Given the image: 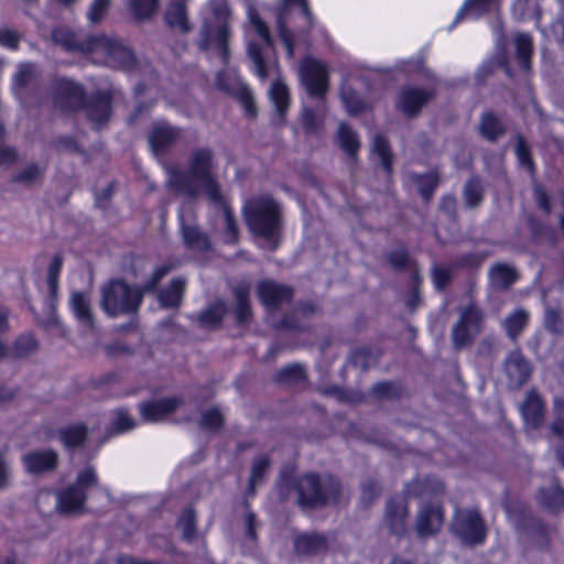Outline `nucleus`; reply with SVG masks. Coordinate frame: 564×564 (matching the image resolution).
I'll use <instances>...</instances> for the list:
<instances>
[{"instance_id":"nucleus-52","label":"nucleus","mask_w":564,"mask_h":564,"mask_svg":"<svg viewBox=\"0 0 564 564\" xmlns=\"http://www.w3.org/2000/svg\"><path fill=\"white\" fill-rule=\"evenodd\" d=\"M305 378L304 368L300 365H291L279 372V381L296 382Z\"/></svg>"},{"instance_id":"nucleus-48","label":"nucleus","mask_w":564,"mask_h":564,"mask_svg":"<svg viewBox=\"0 0 564 564\" xmlns=\"http://www.w3.org/2000/svg\"><path fill=\"white\" fill-rule=\"evenodd\" d=\"M110 2L111 0H93L87 11L89 22L93 24L101 22L107 14Z\"/></svg>"},{"instance_id":"nucleus-56","label":"nucleus","mask_w":564,"mask_h":564,"mask_svg":"<svg viewBox=\"0 0 564 564\" xmlns=\"http://www.w3.org/2000/svg\"><path fill=\"white\" fill-rule=\"evenodd\" d=\"M516 154L519 163L528 169L529 171L532 169V163L530 160V151L522 138H519L516 144Z\"/></svg>"},{"instance_id":"nucleus-16","label":"nucleus","mask_w":564,"mask_h":564,"mask_svg":"<svg viewBox=\"0 0 564 564\" xmlns=\"http://www.w3.org/2000/svg\"><path fill=\"white\" fill-rule=\"evenodd\" d=\"M181 404L175 397L164 398L140 404V414L145 422L155 423L169 417Z\"/></svg>"},{"instance_id":"nucleus-33","label":"nucleus","mask_w":564,"mask_h":564,"mask_svg":"<svg viewBox=\"0 0 564 564\" xmlns=\"http://www.w3.org/2000/svg\"><path fill=\"white\" fill-rule=\"evenodd\" d=\"M185 282L181 279L174 280L164 291L159 294L162 306L173 307L180 304Z\"/></svg>"},{"instance_id":"nucleus-55","label":"nucleus","mask_w":564,"mask_h":564,"mask_svg":"<svg viewBox=\"0 0 564 564\" xmlns=\"http://www.w3.org/2000/svg\"><path fill=\"white\" fill-rule=\"evenodd\" d=\"M36 348V341L32 335H23L15 343V354L24 356Z\"/></svg>"},{"instance_id":"nucleus-3","label":"nucleus","mask_w":564,"mask_h":564,"mask_svg":"<svg viewBox=\"0 0 564 564\" xmlns=\"http://www.w3.org/2000/svg\"><path fill=\"white\" fill-rule=\"evenodd\" d=\"M247 15L249 21L246 28L247 52L252 61L256 75L264 80L278 74L276 61L269 56L271 52L269 29L252 6H248Z\"/></svg>"},{"instance_id":"nucleus-1","label":"nucleus","mask_w":564,"mask_h":564,"mask_svg":"<svg viewBox=\"0 0 564 564\" xmlns=\"http://www.w3.org/2000/svg\"><path fill=\"white\" fill-rule=\"evenodd\" d=\"M169 186L177 194L188 198H196L204 194L207 199L221 209L226 227L225 241L232 243L237 240V228L230 208L221 194L213 152L208 149H198L188 158L186 172L171 171L167 180Z\"/></svg>"},{"instance_id":"nucleus-63","label":"nucleus","mask_w":564,"mask_h":564,"mask_svg":"<svg viewBox=\"0 0 564 564\" xmlns=\"http://www.w3.org/2000/svg\"><path fill=\"white\" fill-rule=\"evenodd\" d=\"M62 267H63L62 258L59 256H55L48 265L47 276L58 278Z\"/></svg>"},{"instance_id":"nucleus-25","label":"nucleus","mask_w":564,"mask_h":564,"mask_svg":"<svg viewBox=\"0 0 564 564\" xmlns=\"http://www.w3.org/2000/svg\"><path fill=\"white\" fill-rule=\"evenodd\" d=\"M178 135L180 131L176 128L166 123H159L150 135V144L155 152H161L172 144Z\"/></svg>"},{"instance_id":"nucleus-41","label":"nucleus","mask_w":564,"mask_h":564,"mask_svg":"<svg viewBox=\"0 0 564 564\" xmlns=\"http://www.w3.org/2000/svg\"><path fill=\"white\" fill-rule=\"evenodd\" d=\"M137 426V422L122 409H118L113 412V419L111 422V432L115 434H122L133 430Z\"/></svg>"},{"instance_id":"nucleus-6","label":"nucleus","mask_w":564,"mask_h":564,"mask_svg":"<svg viewBox=\"0 0 564 564\" xmlns=\"http://www.w3.org/2000/svg\"><path fill=\"white\" fill-rule=\"evenodd\" d=\"M339 491V482L330 476L318 478L310 474L303 476L297 484L299 503L304 508L336 503Z\"/></svg>"},{"instance_id":"nucleus-19","label":"nucleus","mask_w":564,"mask_h":564,"mask_svg":"<svg viewBox=\"0 0 564 564\" xmlns=\"http://www.w3.org/2000/svg\"><path fill=\"white\" fill-rule=\"evenodd\" d=\"M501 0H465L458 12L456 13L453 24L449 30L454 28L463 18L469 17L470 19L478 20L484 14L495 12L498 10Z\"/></svg>"},{"instance_id":"nucleus-13","label":"nucleus","mask_w":564,"mask_h":564,"mask_svg":"<svg viewBox=\"0 0 564 564\" xmlns=\"http://www.w3.org/2000/svg\"><path fill=\"white\" fill-rule=\"evenodd\" d=\"M183 239L192 250L203 251L209 248V239L195 226V217L189 207L183 205L178 214Z\"/></svg>"},{"instance_id":"nucleus-22","label":"nucleus","mask_w":564,"mask_h":564,"mask_svg":"<svg viewBox=\"0 0 564 564\" xmlns=\"http://www.w3.org/2000/svg\"><path fill=\"white\" fill-rule=\"evenodd\" d=\"M521 413L528 426L539 427L544 417V403L542 398L535 392L530 391L521 406Z\"/></svg>"},{"instance_id":"nucleus-21","label":"nucleus","mask_w":564,"mask_h":564,"mask_svg":"<svg viewBox=\"0 0 564 564\" xmlns=\"http://www.w3.org/2000/svg\"><path fill=\"white\" fill-rule=\"evenodd\" d=\"M22 460L26 471L40 474L56 467L57 455L53 451H39L24 455Z\"/></svg>"},{"instance_id":"nucleus-53","label":"nucleus","mask_w":564,"mask_h":564,"mask_svg":"<svg viewBox=\"0 0 564 564\" xmlns=\"http://www.w3.org/2000/svg\"><path fill=\"white\" fill-rule=\"evenodd\" d=\"M223 424V415L217 409H210L202 415V426L204 429L214 430Z\"/></svg>"},{"instance_id":"nucleus-23","label":"nucleus","mask_w":564,"mask_h":564,"mask_svg":"<svg viewBox=\"0 0 564 564\" xmlns=\"http://www.w3.org/2000/svg\"><path fill=\"white\" fill-rule=\"evenodd\" d=\"M431 97V91L409 88L402 91L399 98V107L406 115H415Z\"/></svg>"},{"instance_id":"nucleus-46","label":"nucleus","mask_w":564,"mask_h":564,"mask_svg":"<svg viewBox=\"0 0 564 564\" xmlns=\"http://www.w3.org/2000/svg\"><path fill=\"white\" fill-rule=\"evenodd\" d=\"M340 96L348 113L356 115L365 109V102L349 87L343 86Z\"/></svg>"},{"instance_id":"nucleus-24","label":"nucleus","mask_w":564,"mask_h":564,"mask_svg":"<svg viewBox=\"0 0 564 564\" xmlns=\"http://www.w3.org/2000/svg\"><path fill=\"white\" fill-rule=\"evenodd\" d=\"M70 307L77 321L85 327H94V318L88 296L82 292H74L70 296Z\"/></svg>"},{"instance_id":"nucleus-11","label":"nucleus","mask_w":564,"mask_h":564,"mask_svg":"<svg viewBox=\"0 0 564 564\" xmlns=\"http://www.w3.org/2000/svg\"><path fill=\"white\" fill-rule=\"evenodd\" d=\"M454 534L466 544H480L485 541L486 530L475 510L457 511L452 524Z\"/></svg>"},{"instance_id":"nucleus-62","label":"nucleus","mask_w":564,"mask_h":564,"mask_svg":"<svg viewBox=\"0 0 564 564\" xmlns=\"http://www.w3.org/2000/svg\"><path fill=\"white\" fill-rule=\"evenodd\" d=\"M17 154L13 149L0 144V165L11 164L15 161Z\"/></svg>"},{"instance_id":"nucleus-14","label":"nucleus","mask_w":564,"mask_h":564,"mask_svg":"<svg viewBox=\"0 0 564 564\" xmlns=\"http://www.w3.org/2000/svg\"><path fill=\"white\" fill-rule=\"evenodd\" d=\"M443 524V511L437 505L422 503L419 508L415 531L420 538L436 534Z\"/></svg>"},{"instance_id":"nucleus-32","label":"nucleus","mask_w":564,"mask_h":564,"mask_svg":"<svg viewBox=\"0 0 564 564\" xmlns=\"http://www.w3.org/2000/svg\"><path fill=\"white\" fill-rule=\"evenodd\" d=\"M518 61L527 72L530 69V58L532 54V37L527 33H518L514 36Z\"/></svg>"},{"instance_id":"nucleus-20","label":"nucleus","mask_w":564,"mask_h":564,"mask_svg":"<svg viewBox=\"0 0 564 564\" xmlns=\"http://www.w3.org/2000/svg\"><path fill=\"white\" fill-rule=\"evenodd\" d=\"M258 295L265 307L272 308L284 301H289L292 296V291L274 282L264 281L258 286Z\"/></svg>"},{"instance_id":"nucleus-26","label":"nucleus","mask_w":564,"mask_h":564,"mask_svg":"<svg viewBox=\"0 0 564 564\" xmlns=\"http://www.w3.org/2000/svg\"><path fill=\"white\" fill-rule=\"evenodd\" d=\"M88 118L97 126L106 122L110 116V98L107 94H100L90 100L85 108Z\"/></svg>"},{"instance_id":"nucleus-7","label":"nucleus","mask_w":564,"mask_h":564,"mask_svg":"<svg viewBox=\"0 0 564 564\" xmlns=\"http://www.w3.org/2000/svg\"><path fill=\"white\" fill-rule=\"evenodd\" d=\"M142 293L127 283L116 280L102 286L101 307L109 316L134 312L141 303Z\"/></svg>"},{"instance_id":"nucleus-28","label":"nucleus","mask_w":564,"mask_h":564,"mask_svg":"<svg viewBox=\"0 0 564 564\" xmlns=\"http://www.w3.org/2000/svg\"><path fill=\"white\" fill-rule=\"evenodd\" d=\"M517 280V272L513 267L498 263L490 270V283L495 289L503 290L509 288Z\"/></svg>"},{"instance_id":"nucleus-35","label":"nucleus","mask_w":564,"mask_h":564,"mask_svg":"<svg viewBox=\"0 0 564 564\" xmlns=\"http://www.w3.org/2000/svg\"><path fill=\"white\" fill-rule=\"evenodd\" d=\"M165 21L171 26H177L183 31L188 30L185 6L183 1L173 2L166 10Z\"/></svg>"},{"instance_id":"nucleus-36","label":"nucleus","mask_w":564,"mask_h":564,"mask_svg":"<svg viewBox=\"0 0 564 564\" xmlns=\"http://www.w3.org/2000/svg\"><path fill=\"white\" fill-rule=\"evenodd\" d=\"M539 501L549 509H557L564 506V489L557 485H552L547 489H542L538 497Z\"/></svg>"},{"instance_id":"nucleus-34","label":"nucleus","mask_w":564,"mask_h":564,"mask_svg":"<svg viewBox=\"0 0 564 564\" xmlns=\"http://www.w3.org/2000/svg\"><path fill=\"white\" fill-rule=\"evenodd\" d=\"M36 75V67L33 64H20L13 77L12 89L15 95H21Z\"/></svg>"},{"instance_id":"nucleus-64","label":"nucleus","mask_w":564,"mask_h":564,"mask_svg":"<svg viewBox=\"0 0 564 564\" xmlns=\"http://www.w3.org/2000/svg\"><path fill=\"white\" fill-rule=\"evenodd\" d=\"M534 194L540 207L543 208L546 213H549L551 210V207L549 204L547 195L544 193V191L536 186L534 188Z\"/></svg>"},{"instance_id":"nucleus-5","label":"nucleus","mask_w":564,"mask_h":564,"mask_svg":"<svg viewBox=\"0 0 564 564\" xmlns=\"http://www.w3.org/2000/svg\"><path fill=\"white\" fill-rule=\"evenodd\" d=\"M245 215L250 230L263 238L269 248H275L281 226L279 204L270 197H260L246 206Z\"/></svg>"},{"instance_id":"nucleus-42","label":"nucleus","mask_w":564,"mask_h":564,"mask_svg":"<svg viewBox=\"0 0 564 564\" xmlns=\"http://www.w3.org/2000/svg\"><path fill=\"white\" fill-rule=\"evenodd\" d=\"M226 312L225 303L217 301L202 314L200 321L205 326L214 327L220 323Z\"/></svg>"},{"instance_id":"nucleus-47","label":"nucleus","mask_w":564,"mask_h":564,"mask_svg":"<svg viewBox=\"0 0 564 564\" xmlns=\"http://www.w3.org/2000/svg\"><path fill=\"white\" fill-rule=\"evenodd\" d=\"M544 325L552 333L561 334L564 332V319L561 313L549 305L545 307Z\"/></svg>"},{"instance_id":"nucleus-10","label":"nucleus","mask_w":564,"mask_h":564,"mask_svg":"<svg viewBox=\"0 0 564 564\" xmlns=\"http://www.w3.org/2000/svg\"><path fill=\"white\" fill-rule=\"evenodd\" d=\"M293 7H296L297 17L304 21V26H310L313 21L306 0H281L276 11V28L289 57H292L294 54L293 36L288 30V20L292 14Z\"/></svg>"},{"instance_id":"nucleus-8","label":"nucleus","mask_w":564,"mask_h":564,"mask_svg":"<svg viewBox=\"0 0 564 564\" xmlns=\"http://www.w3.org/2000/svg\"><path fill=\"white\" fill-rule=\"evenodd\" d=\"M97 485L96 473L93 468L84 469L75 485L59 491L56 496V510L62 514H75L83 510L86 490Z\"/></svg>"},{"instance_id":"nucleus-4","label":"nucleus","mask_w":564,"mask_h":564,"mask_svg":"<svg viewBox=\"0 0 564 564\" xmlns=\"http://www.w3.org/2000/svg\"><path fill=\"white\" fill-rule=\"evenodd\" d=\"M229 17L225 0H210L202 29L200 47L217 54L223 63L227 62L229 54Z\"/></svg>"},{"instance_id":"nucleus-9","label":"nucleus","mask_w":564,"mask_h":564,"mask_svg":"<svg viewBox=\"0 0 564 564\" xmlns=\"http://www.w3.org/2000/svg\"><path fill=\"white\" fill-rule=\"evenodd\" d=\"M482 323L484 314L474 303L462 308L459 319L452 329L455 347L460 348L468 345L481 330Z\"/></svg>"},{"instance_id":"nucleus-37","label":"nucleus","mask_w":564,"mask_h":564,"mask_svg":"<svg viewBox=\"0 0 564 564\" xmlns=\"http://www.w3.org/2000/svg\"><path fill=\"white\" fill-rule=\"evenodd\" d=\"M337 138L341 149L348 155H355L360 145L357 134L349 127L340 123Z\"/></svg>"},{"instance_id":"nucleus-38","label":"nucleus","mask_w":564,"mask_h":564,"mask_svg":"<svg viewBox=\"0 0 564 564\" xmlns=\"http://www.w3.org/2000/svg\"><path fill=\"white\" fill-rule=\"evenodd\" d=\"M410 181L417 187L424 199H429L436 187L437 176L433 173L426 175L413 174Z\"/></svg>"},{"instance_id":"nucleus-43","label":"nucleus","mask_w":564,"mask_h":564,"mask_svg":"<svg viewBox=\"0 0 564 564\" xmlns=\"http://www.w3.org/2000/svg\"><path fill=\"white\" fill-rule=\"evenodd\" d=\"M372 149L381 160V164L387 174H391L392 156L387 140L381 135H376L372 141Z\"/></svg>"},{"instance_id":"nucleus-31","label":"nucleus","mask_w":564,"mask_h":564,"mask_svg":"<svg viewBox=\"0 0 564 564\" xmlns=\"http://www.w3.org/2000/svg\"><path fill=\"white\" fill-rule=\"evenodd\" d=\"M530 314L523 308H516L503 321V327L511 339H516L529 323Z\"/></svg>"},{"instance_id":"nucleus-59","label":"nucleus","mask_w":564,"mask_h":564,"mask_svg":"<svg viewBox=\"0 0 564 564\" xmlns=\"http://www.w3.org/2000/svg\"><path fill=\"white\" fill-rule=\"evenodd\" d=\"M19 35L9 29H0V45L10 50H17Z\"/></svg>"},{"instance_id":"nucleus-61","label":"nucleus","mask_w":564,"mask_h":564,"mask_svg":"<svg viewBox=\"0 0 564 564\" xmlns=\"http://www.w3.org/2000/svg\"><path fill=\"white\" fill-rule=\"evenodd\" d=\"M171 271V267L170 265H160L158 267L154 272H153V275H152V279L151 281L147 284L145 289L147 290H152L154 289V286L156 285V283L165 275L167 274L169 272Z\"/></svg>"},{"instance_id":"nucleus-29","label":"nucleus","mask_w":564,"mask_h":564,"mask_svg":"<svg viewBox=\"0 0 564 564\" xmlns=\"http://www.w3.org/2000/svg\"><path fill=\"white\" fill-rule=\"evenodd\" d=\"M269 96L278 115L283 118L290 105L288 86L281 79L274 80L270 87Z\"/></svg>"},{"instance_id":"nucleus-51","label":"nucleus","mask_w":564,"mask_h":564,"mask_svg":"<svg viewBox=\"0 0 564 564\" xmlns=\"http://www.w3.org/2000/svg\"><path fill=\"white\" fill-rule=\"evenodd\" d=\"M269 466V459L265 456H261L253 463L251 475H250V491H253L256 485L261 481Z\"/></svg>"},{"instance_id":"nucleus-58","label":"nucleus","mask_w":564,"mask_h":564,"mask_svg":"<svg viewBox=\"0 0 564 564\" xmlns=\"http://www.w3.org/2000/svg\"><path fill=\"white\" fill-rule=\"evenodd\" d=\"M432 276L435 288L442 290L451 279V270L445 267H435Z\"/></svg>"},{"instance_id":"nucleus-50","label":"nucleus","mask_w":564,"mask_h":564,"mask_svg":"<svg viewBox=\"0 0 564 564\" xmlns=\"http://www.w3.org/2000/svg\"><path fill=\"white\" fill-rule=\"evenodd\" d=\"M481 195H482V188H481L480 182L478 180H470L466 184L465 191H464L466 204L469 207H474V206L478 205L479 202L481 200Z\"/></svg>"},{"instance_id":"nucleus-49","label":"nucleus","mask_w":564,"mask_h":564,"mask_svg":"<svg viewBox=\"0 0 564 564\" xmlns=\"http://www.w3.org/2000/svg\"><path fill=\"white\" fill-rule=\"evenodd\" d=\"M237 308L236 316L239 323H245L249 319L250 308L248 303V292L245 289H237L236 292Z\"/></svg>"},{"instance_id":"nucleus-15","label":"nucleus","mask_w":564,"mask_h":564,"mask_svg":"<svg viewBox=\"0 0 564 564\" xmlns=\"http://www.w3.org/2000/svg\"><path fill=\"white\" fill-rule=\"evenodd\" d=\"M84 101L82 87L72 80L61 79L57 82L54 93V105L61 110H74L79 108Z\"/></svg>"},{"instance_id":"nucleus-18","label":"nucleus","mask_w":564,"mask_h":564,"mask_svg":"<svg viewBox=\"0 0 564 564\" xmlns=\"http://www.w3.org/2000/svg\"><path fill=\"white\" fill-rule=\"evenodd\" d=\"M408 517V506L404 496H397L392 498L386 511V522L390 530L395 534L405 532V521Z\"/></svg>"},{"instance_id":"nucleus-54","label":"nucleus","mask_w":564,"mask_h":564,"mask_svg":"<svg viewBox=\"0 0 564 564\" xmlns=\"http://www.w3.org/2000/svg\"><path fill=\"white\" fill-rule=\"evenodd\" d=\"M194 523H195L194 512L192 510H186L182 514V517L178 521V525L183 531L184 538L187 540H192L194 538V533H195Z\"/></svg>"},{"instance_id":"nucleus-45","label":"nucleus","mask_w":564,"mask_h":564,"mask_svg":"<svg viewBox=\"0 0 564 564\" xmlns=\"http://www.w3.org/2000/svg\"><path fill=\"white\" fill-rule=\"evenodd\" d=\"M479 129L481 134L489 140L497 139L498 135L502 132L501 122L491 113H486L482 116Z\"/></svg>"},{"instance_id":"nucleus-44","label":"nucleus","mask_w":564,"mask_h":564,"mask_svg":"<svg viewBox=\"0 0 564 564\" xmlns=\"http://www.w3.org/2000/svg\"><path fill=\"white\" fill-rule=\"evenodd\" d=\"M553 421L551 431L556 435H564V395H557L553 401Z\"/></svg>"},{"instance_id":"nucleus-12","label":"nucleus","mask_w":564,"mask_h":564,"mask_svg":"<svg viewBox=\"0 0 564 564\" xmlns=\"http://www.w3.org/2000/svg\"><path fill=\"white\" fill-rule=\"evenodd\" d=\"M302 85L312 97H322L328 88L326 65L313 58H305L300 66Z\"/></svg>"},{"instance_id":"nucleus-60","label":"nucleus","mask_w":564,"mask_h":564,"mask_svg":"<svg viewBox=\"0 0 564 564\" xmlns=\"http://www.w3.org/2000/svg\"><path fill=\"white\" fill-rule=\"evenodd\" d=\"M41 170L37 165L28 166L17 180L24 183L35 182L41 176Z\"/></svg>"},{"instance_id":"nucleus-30","label":"nucleus","mask_w":564,"mask_h":564,"mask_svg":"<svg viewBox=\"0 0 564 564\" xmlns=\"http://www.w3.org/2000/svg\"><path fill=\"white\" fill-rule=\"evenodd\" d=\"M326 547V540L319 534H303L294 542L295 552L303 555L315 554Z\"/></svg>"},{"instance_id":"nucleus-57","label":"nucleus","mask_w":564,"mask_h":564,"mask_svg":"<svg viewBox=\"0 0 564 564\" xmlns=\"http://www.w3.org/2000/svg\"><path fill=\"white\" fill-rule=\"evenodd\" d=\"M302 124L308 132H314L317 130L321 117L315 113L313 110L304 108L302 112Z\"/></svg>"},{"instance_id":"nucleus-2","label":"nucleus","mask_w":564,"mask_h":564,"mask_svg":"<svg viewBox=\"0 0 564 564\" xmlns=\"http://www.w3.org/2000/svg\"><path fill=\"white\" fill-rule=\"evenodd\" d=\"M52 37L67 51L79 50L91 54L96 63H105L112 67H128L133 62L132 52L128 47L120 41L106 35L91 36L79 44L73 32L58 28L53 31Z\"/></svg>"},{"instance_id":"nucleus-39","label":"nucleus","mask_w":564,"mask_h":564,"mask_svg":"<svg viewBox=\"0 0 564 564\" xmlns=\"http://www.w3.org/2000/svg\"><path fill=\"white\" fill-rule=\"evenodd\" d=\"M87 436V432L82 425H72L59 432L62 443L66 447H74L82 444Z\"/></svg>"},{"instance_id":"nucleus-27","label":"nucleus","mask_w":564,"mask_h":564,"mask_svg":"<svg viewBox=\"0 0 564 564\" xmlns=\"http://www.w3.org/2000/svg\"><path fill=\"white\" fill-rule=\"evenodd\" d=\"M217 85L219 86V88L227 90V91H232L236 88H239L240 89V99H241V102H242L246 113L250 117H253L256 115V106L253 104L252 95L247 88L242 87L240 82H238L237 79H231L230 83H226L224 80V73H218L217 74Z\"/></svg>"},{"instance_id":"nucleus-40","label":"nucleus","mask_w":564,"mask_h":564,"mask_svg":"<svg viewBox=\"0 0 564 564\" xmlns=\"http://www.w3.org/2000/svg\"><path fill=\"white\" fill-rule=\"evenodd\" d=\"M130 10L135 19L145 20L158 9V0H130Z\"/></svg>"},{"instance_id":"nucleus-17","label":"nucleus","mask_w":564,"mask_h":564,"mask_svg":"<svg viewBox=\"0 0 564 564\" xmlns=\"http://www.w3.org/2000/svg\"><path fill=\"white\" fill-rule=\"evenodd\" d=\"M505 370L508 377V384L511 388H519L527 382L531 375V366L520 351H511L505 361Z\"/></svg>"}]
</instances>
